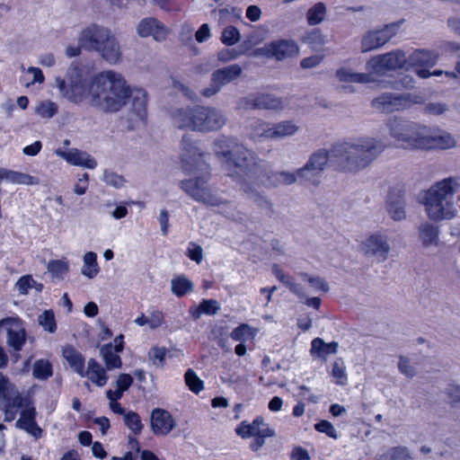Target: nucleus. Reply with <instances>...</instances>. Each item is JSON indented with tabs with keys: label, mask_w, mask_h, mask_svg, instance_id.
<instances>
[{
	"label": "nucleus",
	"mask_w": 460,
	"mask_h": 460,
	"mask_svg": "<svg viewBox=\"0 0 460 460\" xmlns=\"http://www.w3.org/2000/svg\"><path fill=\"white\" fill-rule=\"evenodd\" d=\"M241 40V34L234 26H226L221 35V41L226 46H233Z\"/></svg>",
	"instance_id": "53"
},
{
	"label": "nucleus",
	"mask_w": 460,
	"mask_h": 460,
	"mask_svg": "<svg viewBox=\"0 0 460 460\" xmlns=\"http://www.w3.org/2000/svg\"><path fill=\"white\" fill-rule=\"evenodd\" d=\"M381 460H412V456L408 447L400 446L388 449Z\"/></svg>",
	"instance_id": "45"
},
{
	"label": "nucleus",
	"mask_w": 460,
	"mask_h": 460,
	"mask_svg": "<svg viewBox=\"0 0 460 460\" xmlns=\"http://www.w3.org/2000/svg\"><path fill=\"white\" fill-rule=\"evenodd\" d=\"M96 52L111 65L120 63L122 58L120 44L111 30L108 32V40H104Z\"/></svg>",
	"instance_id": "26"
},
{
	"label": "nucleus",
	"mask_w": 460,
	"mask_h": 460,
	"mask_svg": "<svg viewBox=\"0 0 460 460\" xmlns=\"http://www.w3.org/2000/svg\"><path fill=\"white\" fill-rule=\"evenodd\" d=\"M0 406H23V398L11 379L0 372Z\"/></svg>",
	"instance_id": "20"
},
{
	"label": "nucleus",
	"mask_w": 460,
	"mask_h": 460,
	"mask_svg": "<svg viewBox=\"0 0 460 460\" xmlns=\"http://www.w3.org/2000/svg\"><path fill=\"white\" fill-rule=\"evenodd\" d=\"M39 323L42 328L53 333L56 331L57 325L55 321L54 314L51 311H44L41 314L39 315Z\"/></svg>",
	"instance_id": "57"
},
{
	"label": "nucleus",
	"mask_w": 460,
	"mask_h": 460,
	"mask_svg": "<svg viewBox=\"0 0 460 460\" xmlns=\"http://www.w3.org/2000/svg\"><path fill=\"white\" fill-rule=\"evenodd\" d=\"M110 29L98 24H91L81 31L78 36V44L86 50L95 51L108 40Z\"/></svg>",
	"instance_id": "17"
},
{
	"label": "nucleus",
	"mask_w": 460,
	"mask_h": 460,
	"mask_svg": "<svg viewBox=\"0 0 460 460\" xmlns=\"http://www.w3.org/2000/svg\"><path fill=\"white\" fill-rule=\"evenodd\" d=\"M197 131L210 132L222 128L226 123L224 112L217 108L198 106Z\"/></svg>",
	"instance_id": "14"
},
{
	"label": "nucleus",
	"mask_w": 460,
	"mask_h": 460,
	"mask_svg": "<svg viewBox=\"0 0 460 460\" xmlns=\"http://www.w3.org/2000/svg\"><path fill=\"white\" fill-rule=\"evenodd\" d=\"M361 250L366 255L383 262L387 260L391 246L387 235L375 233L361 243Z\"/></svg>",
	"instance_id": "15"
},
{
	"label": "nucleus",
	"mask_w": 460,
	"mask_h": 460,
	"mask_svg": "<svg viewBox=\"0 0 460 460\" xmlns=\"http://www.w3.org/2000/svg\"><path fill=\"white\" fill-rule=\"evenodd\" d=\"M331 158H332L331 149L320 148L313 152L305 165L298 168L300 182L318 185L319 178L326 169Z\"/></svg>",
	"instance_id": "9"
},
{
	"label": "nucleus",
	"mask_w": 460,
	"mask_h": 460,
	"mask_svg": "<svg viewBox=\"0 0 460 460\" xmlns=\"http://www.w3.org/2000/svg\"><path fill=\"white\" fill-rule=\"evenodd\" d=\"M151 429L155 435L165 436L176 427L172 414L163 409L156 408L151 412Z\"/></svg>",
	"instance_id": "23"
},
{
	"label": "nucleus",
	"mask_w": 460,
	"mask_h": 460,
	"mask_svg": "<svg viewBox=\"0 0 460 460\" xmlns=\"http://www.w3.org/2000/svg\"><path fill=\"white\" fill-rule=\"evenodd\" d=\"M389 136L405 150H446L456 146L448 132L400 117L389 118L385 123Z\"/></svg>",
	"instance_id": "2"
},
{
	"label": "nucleus",
	"mask_w": 460,
	"mask_h": 460,
	"mask_svg": "<svg viewBox=\"0 0 460 460\" xmlns=\"http://www.w3.org/2000/svg\"><path fill=\"white\" fill-rule=\"evenodd\" d=\"M166 349L162 347H154L148 352L149 359L157 367L163 366L166 355Z\"/></svg>",
	"instance_id": "60"
},
{
	"label": "nucleus",
	"mask_w": 460,
	"mask_h": 460,
	"mask_svg": "<svg viewBox=\"0 0 460 460\" xmlns=\"http://www.w3.org/2000/svg\"><path fill=\"white\" fill-rule=\"evenodd\" d=\"M399 372L408 378H413L417 375L416 364L405 356H400L398 361Z\"/></svg>",
	"instance_id": "50"
},
{
	"label": "nucleus",
	"mask_w": 460,
	"mask_h": 460,
	"mask_svg": "<svg viewBox=\"0 0 460 460\" xmlns=\"http://www.w3.org/2000/svg\"><path fill=\"white\" fill-rule=\"evenodd\" d=\"M385 149L381 138L363 136L334 143L331 154L340 171L358 172L368 167Z\"/></svg>",
	"instance_id": "3"
},
{
	"label": "nucleus",
	"mask_w": 460,
	"mask_h": 460,
	"mask_svg": "<svg viewBox=\"0 0 460 460\" xmlns=\"http://www.w3.org/2000/svg\"><path fill=\"white\" fill-rule=\"evenodd\" d=\"M57 112L58 105L49 100L40 102L35 108V113L44 119H50Z\"/></svg>",
	"instance_id": "51"
},
{
	"label": "nucleus",
	"mask_w": 460,
	"mask_h": 460,
	"mask_svg": "<svg viewBox=\"0 0 460 460\" xmlns=\"http://www.w3.org/2000/svg\"><path fill=\"white\" fill-rule=\"evenodd\" d=\"M7 333V343L14 350H21L25 342V330L17 318L8 317L0 321V332Z\"/></svg>",
	"instance_id": "18"
},
{
	"label": "nucleus",
	"mask_w": 460,
	"mask_h": 460,
	"mask_svg": "<svg viewBox=\"0 0 460 460\" xmlns=\"http://www.w3.org/2000/svg\"><path fill=\"white\" fill-rule=\"evenodd\" d=\"M302 280L307 282L309 286L317 291L327 292L329 290L328 283L320 277L309 276L307 273L301 272L299 274Z\"/></svg>",
	"instance_id": "54"
},
{
	"label": "nucleus",
	"mask_w": 460,
	"mask_h": 460,
	"mask_svg": "<svg viewBox=\"0 0 460 460\" xmlns=\"http://www.w3.org/2000/svg\"><path fill=\"white\" fill-rule=\"evenodd\" d=\"M398 24L390 23L382 28L368 30L361 38V51L377 49L387 43L397 32Z\"/></svg>",
	"instance_id": "12"
},
{
	"label": "nucleus",
	"mask_w": 460,
	"mask_h": 460,
	"mask_svg": "<svg viewBox=\"0 0 460 460\" xmlns=\"http://www.w3.org/2000/svg\"><path fill=\"white\" fill-rule=\"evenodd\" d=\"M120 351H117L112 346V343L105 344L101 348L100 353L105 362L108 370L113 368H119L121 367V359L119 356Z\"/></svg>",
	"instance_id": "39"
},
{
	"label": "nucleus",
	"mask_w": 460,
	"mask_h": 460,
	"mask_svg": "<svg viewBox=\"0 0 460 460\" xmlns=\"http://www.w3.org/2000/svg\"><path fill=\"white\" fill-rule=\"evenodd\" d=\"M240 53L234 49H223L217 53V59L223 63L236 59Z\"/></svg>",
	"instance_id": "64"
},
{
	"label": "nucleus",
	"mask_w": 460,
	"mask_h": 460,
	"mask_svg": "<svg viewBox=\"0 0 460 460\" xmlns=\"http://www.w3.org/2000/svg\"><path fill=\"white\" fill-rule=\"evenodd\" d=\"M272 123L256 120L250 126L249 137L253 141L271 139Z\"/></svg>",
	"instance_id": "37"
},
{
	"label": "nucleus",
	"mask_w": 460,
	"mask_h": 460,
	"mask_svg": "<svg viewBox=\"0 0 460 460\" xmlns=\"http://www.w3.org/2000/svg\"><path fill=\"white\" fill-rule=\"evenodd\" d=\"M181 158L185 169L193 170L202 161V154L199 151L194 141L184 136L181 142Z\"/></svg>",
	"instance_id": "28"
},
{
	"label": "nucleus",
	"mask_w": 460,
	"mask_h": 460,
	"mask_svg": "<svg viewBox=\"0 0 460 460\" xmlns=\"http://www.w3.org/2000/svg\"><path fill=\"white\" fill-rule=\"evenodd\" d=\"M252 329L248 324H241L231 332V338L236 341H245L252 337Z\"/></svg>",
	"instance_id": "58"
},
{
	"label": "nucleus",
	"mask_w": 460,
	"mask_h": 460,
	"mask_svg": "<svg viewBox=\"0 0 460 460\" xmlns=\"http://www.w3.org/2000/svg\"><path fill=\"white\" fill-rule=\"evenodd\" d=\"M55 153L72 165L81 166L87 169H94L97 166L96 160L91 155L76 148L66 150L58 148Z\"/></svg>",
	"instance_id": "24"
},
{
	"label": "nucleus",
	"mask_w": 460,
	"mask_h": 460,
	"mask_svg": "<svg viewBox=\"0 0 460 460\" xmlns=\"http://www.w3.org/2000/svg\"><path fill=\"white\" fill-rule=\"evenodd\" d=\"M299 46L292 39H279L264 44L254 51L255 56H262L276 61H284L297 57Z\"/></svg>",
	"instance_id": "11"
},
{
	"label": "nucleus",
	"mask_w": 460,
	"mask_h": 460,
	"mask_svg": "<svg viewBox=\"0 0 460 460\" xmlns=\"http://www.w3.org/2000/svg\"><path fill=\"white\" fill-rule=\"evenodd\" d=\"M338 346L336 341L325 343L321 338H315L311 344V355L313 357L325 358L331 354H335Z\"/></svg>",
	"instance_id": "36"
},
{
	"label": "nucleus",
	"mask_w": 460,
	"mask_h": 460,
	"mask_svg": "<svg viewBox=\"0 0 460 460\" xmlns=\"http://www.w3.org/2000/svg\"><path fill=\"white\" fill-rule=\"evenodd\" d=\"M129 93L124 75L111 69L95 75L88 90L91 105L104 113L121 111L128 102Z\"/></svg>",
	"instance_id": "4"
},
{
	"label": "nucleus",
	"mask_w": 460,
	"mask_h": 460,
	"mask_svg": "<svg viewBox=\"0 0 460 460\" xmlns=\"http://www.w3.org/2000/svg\"><path fill=\"white\" fill-rule=\"evenodd\" d=\"M424 97L420 93H385L372 101V107L381 112H394L410 109L414 104H422Z\"/></svg>",
	"instance_id": "6"
},
{
	"label": "nucleus",
	"mask_w": 460,
	"mask_h": 460,
	"mask_svg": "<svg viewBox=\"0 0 460 460\" xmlns=\"http://www.w3.org/2000/svg\"><path fill=\"white\" fill-rule=\"evenodd\" d=\"M239 105L244 108L250 107L265 110H282L285 107V103L281 98L264 93L254 97L244 98L240 101Z\"/></svg>",
	"instance_id": "27"
},
{
	"label": "nucleus",
	"mask_w": 460,
	"mask_h": 460,
	"mask_svg": "<svg viewBox=\"0 0 460 460\" xmlns=\"http://www.w3.org/2000/svg\"><path fill=\"white\" fill-rule=\"evenodd\" d=\"M47 269L53 278L63 279L69 270V264L64 260H54L48 263Z\"/></svg>",
	"instance_id": "46"
},
{
	"label": "nucleus",
	"mask_w": 460,
	"mask_h": 460,
	"mask_svg": "<svg viewBox=\"0 0 460 460\" xmlns=\"http://www.w3.org/2000/svg\"><path fill=\"white\" fill-rule=\"evenodd\" d=\"M55 86L64 98L73 102H82L86 93V84L80 70L75 66L67 69L66 78L56 77Z\"/></svg>",
	"instance_id": "8"
},
{
	"label": "nucleus",
	"mask_w": 460,
	"mask_h": 460,
	"mask_svg": "<svg viewBox=\"0 0 460 460\" xmlns=\"http://www.w3.org/2000/svg\"><path fill=\"white\" fill-rule=\"evenodd\" d=\"M387 211L394 220L400 221L405 218L404 200L401 198L394 199L389 197Z\"/></svg>",
	"instance_id": "42"
},
{
	"label": "nucleus",
	"mask_w": 460,
	"mask_h": 460,
	"mask_svg": "<svg viewBox=\"0 0 460 460\" xmlns=\"http://www.w3.org/2000/svg\"><path fill=\"white\" fill-rule=\"evenodd\" d=\"M32 375L35 378L46 380L52 376V367L48 360L39 359L33 365Z\"/></svg>",
	"instance_id": "47"
},
{
	"label": "nucleus",
	"mask_w": 460,
	"mask_h": 460,
	"mask_svg": "<svg viewBox=\"0 0 460 460\" xmlns=\"http://www.w3.org/2000/svg\"><path fill=\"white\" fill-rule=\"evenodd\" d=\"M369 66L377 74L385 70H394L408 66L406 54L402 50H395L378 55L369 61Z\"/></svg>",
	"instance_id": "16"
},
{
	"label": "nucleus",
	"mask_w": 460,
	"mask_h": 460,
	"mask_svg": "<svg viewBox=\"0 0 460 460\" xmlns=\"http://www.w3.org/2000/svg\"><path fill=\"white\" fill-rule=\"evenodd\" d=\"M302 41L309 45L314 50L322 48L326 42L324 35H323L319 29H314L306 32L303 36Z\"/></svg>",
	"instance_id": "43"
},
{
	"label": "nucleus",
	"mask_w": 460,
	"mask_h": 460,
	"mask_svg": "<svg viewBox=\"0 0 460 460\" xmlns=\"http://www.w3.org/2000/svg\"><path fill=\"white\" fill-rule=\"evenodd\" d=\"M129 92L130 112L143 119L146 115L147 93L142 88L131 87L130 85Z\"/></svg>",
	"instance_id": "29"
},
{
	"label": "nucleus",
	"mask_w": 460,
	"mask_h": 460,
	"mask_svg": "<svg viewBox=\"0 0 460 460\" xmlns=\"http://www.w3.org/2000/svg\"><path fill=\"white\" fill-rule=\"evenodd\" d=\"M201 246L195 244L193 243H190V247L187 250V256L191 260L196 261L197 263H200L203 259Z\"/></svg>",
	"instance_id": "63"
},
{
	"label": "nucleus",
	"mask_w": 460,
	"mask_h": 460,
	"mask_svg": "<svg viewBox=\"0 0 460 460\" xmlns=\"http://www.w3.org/2000/svg\"><path fill=\"white\" fill-rule=\"evenodd\" d=\"M124 424L133 432L134 435H138L142 432L144 425L141 421L140 416L133 411H128L123 418Z\"/></svg>",
	"instance_id": "48"
},
{
	"label": "nucleus",
	"mask_w": 460,
	"mask_h": 460,
	"mask_svg": "<svg viewBox=\"0 0 460 460\" xmlns=\"http://www.w3.org/2000/svg\"><path fill=\"white\" fill-rule=\"evenodd\" d=\"M62 355L75 373L84 376V358L78 350L66 345L62 349Z\"/></svg>",
	"instance_id": "32"
},
{
	"label": "nucleus",
	"mask_w": 460,
	"mask_h": 460,
	"mask_svg": "<svg viewBox=\"0 0 460 460\" xmlns=\"http://www.w3.org/2000/svg\"><path fill=\"white\" fill-rule=\"evenodd\" d=\"M299 130V127L293 120H282L278 123H272L271 139L279 140L295 136Z\"/></svg>",
	"instance_id": "33"
},
{
	"label": "nucleus",
	"mask_w": 460,
	"mask_h": 460,
	"mask_svg": "<svg viewBox=\"0 0 460 460\" xmlns=\"http://www.w3.org/2000/svg\"><path fill=\"white\" fill-rule=\"evenodd\" d=\"M137 32L142 38L153 37L156 41H163L165 40L168 30L157 19L154 17H147L142 19L137 26Z\"/></svg>",
	"instance_id": "22"
},
{
	"label": "nucleus",
	"mask_w": 460,
	"mask_h": 460,
	"mask_svg": "<svg viewBox=\"0 0 460 460\" xmlns=\"http://www.w3.org/2000/svg\"><path fill=\"white\" fill-rule=\"evenodd\" d=\"M97 255L93 252H87L83 257L81 274L89 279H94L100 273Z\"/></svg>",
	"instance_id": "38"
},
{
	"label": "nucleus",
	"mask_w": 460,
	"mask_h": 460,
	"mask_svg": "<svg viewBox=\"0 0 460 460\" xmlns=\"http://www.w3.org/2000/svg\"><path fill=\"white\" fill-rule=\"evenodd\" d=\"M22 83L30 87L35 84H43L45 81L44 75L39 67L30 66L21 79Z\"/></svg>",
	"instance_id": "44"
},
{
	"label": "nucleus",
	"mask_w": 460,
	"mask_h": 460,
	"mask_svg": "<svg viewBox=\"0 0 460 460\" xmlns=\"http://www.w3.org/2000/svg\"><path fill=\"white\" fill-rule=\"evenodd\" d=\"M197 114L198 106L174 109L171 112L172 125L180 129L197 131Z\"/></svg>",
	"instance_id": "21"
},
{
	"label": "nucleus",
	"mask_w": 460,
	"mask_h": 460,
	"mask_svg": "<svg viewBox=\"0 0 460 460\" xmlns=\"http://www.w3.org/2000/svg\"><path fill=\"white\" fill-rule=\"evenodd\" d=\"M258 164L253 167L251 176L252 178L248 179V181L258 191L263 193L266 197L264 191L260 190L261 186H264L265 188H278L280 185H292L300 181V176L298 174V169L295 172L290 171H276L265 172L264 174L259 173L257 169Z\"/></svg>",
	"instance_id": "7"
},
{
	"label": "nucleus",
	"mask_w": 460,
	"mask_h": 460,
	"mask_svg": "<svg viewBox=\"0 0 460 460\" xmlns=\"http://www.w3.org/2000/svg\"><path fill=\"white\" fill-rule=\"evenodd\" d=\"M326 13V5L322 2L316 3L306 13L307 23L311 26L320 24L325 19Z\"/></svg>",
	"instance_id": "41"
},
{
	"label": "nucleus",
	"mask_w": 460,
	"mask_h": 460,
	"mask_svg": "<svg viewBox=\"0 0 460 460\" xmlns=\"http://www.w3.org/2000/svg\"><path fill=\"white\" fill-rule=\"evenodd\" d=\"M84 376L100 387L105 385L108 381L105 369L93 358L89 359Z\"/></svg>",
	"instance_id": "34"
},
{
	"label": "nucleus",
	"mask_w": 460,
	"mask_h": 460,
	"mask_svg": "<svg viewBox=\"0 0 460 460\" xmlns=\"http://www.w3.org/2000/svg\"><path fill=\"white\" fill-rule=\"evenodd\" d=\"M102 180L108 185L120 189L124 186L126 180L122 175L110 170H104Z\"/></svg>",
	"instance_id": "55"
},
{
	"label": "nucleus",
	"mask_w": 460,
	"mask_h": 460,
	"mask_svg": "<svg viewBox=\"0 0 460 460\" xmlns=\"http://www.w3.org/2000/svg\"><path fill=\"white\" fill-rule=\"evenodd\" d=\"M164 323V315L162 311L150 309L148 311V326L151 330H155Z\"/></svg>",
	"instance_id": "59"
},
{
	"label": "nucleus",
	"mask_w": 460,
	"mask_h": 460,
	"mask_svg": "<svg viewBox=\"0 0 460 460\" xmlns=\"http://www.w3.org/2000/svg\"><path fill=\"white\" fill-rule=\"evenodd\" d=\"M184 379L189 389L198 394L204 389L203 381L197 376V374L189 368L184 375Z\"/></svg>",
	"instance_id": "49"
},
{
	"label": "nucleus",
	"mask_w": 460,
	"mask_h": 460,
	"mask_svg": "<svg viewBox=\"0 0 460 460\" xmlns=\"http://www.w3.org/2000/svg\"><path fill=\"white\" fill-rule=\"evenodd\" d=\"M243 73V68L238 64L230 65L215 70L211 74V84L202 91L205 97H212L222 89L223 86L237 79Z\"/></svg>",
	"instance_id": "13"
},
{
	"label": "nucleus",
	"mask_w": 460,
	"mask_h": 460,
	"mask_svg": "<svg viewBox=\"0 0 460 460\" xmlns=\"http://www.w3.org/2000/svg\"><path fill=\"white\" fill-rule=\"evenodd\" d=\"M332 376L335 378V383L340 385H345L348 382L346 368L341 360H336L333 363Z\"/></svg>",
	"instance_id": "56"
},
{
	"label": "nucleus",
	"mask_w": 460,
	"mask_h": 460,
	"mask_svg": "<svg viewBox=\"0 0 460 460\" xmlns=\"http://www.w3.org/2000/svg\"><path fill=\"white\" fill-rule=\"evenodd\" d=\"M181 189L194 200L208 206H218L223 199L208 185L207 177L181 181Z\"/></svg>",
	"instance_id": "10"
},
{
	"label": "nucleus",
	"mask_w": 460,
	"mask_h": 460,
	"mask_svg": "<svg viewBox=\"0 0 460 460\" xmlns=\"http://www.w3.org/2000/svg\"><path fill=\"white\" fill-rule=\"evenodd\" d=\"M220 309V305L217 300L203 299L199 306H191L189 313L193 319L197 320L202 314L215 315Z\"/></svg>",
	"instance_id": "35"
},
{
	"label": "nucleus",
	"mask_w": 460,
	"mask_h": 460,
	"mask_svg": "<svg viewBox=\"0 0 460 460\" xmlns=\"http://www.w3.org/2000/svg\"><path fill=\"white\" fill-rule=\"evenodd\" d=\"M315 429L319 432L325 433L330 438H332L335 439L338 438V434H337L335 428L333 427V425L331 422H329L327 420H322V421L318 422L317 424H315Z\"/></svg>",
	"instance_id": "61"
},
{
	"label": "nucleus",
	"mask_w": 460,
	"mask_h": 460,
	"mask_svg": "<svg viewBox=\"0 0 460 460\" xmlns=\"http://www.w3.org/2000/svg\"><path fill=\"white\" fill-rule=\"evenodd\" d=\"M5 180L13 184L38 185L40 179L28 173L5 169Z\"/></svg>",
	"instance_id": "40"
},
{
	"label": "nucleus",
	"mask_w": 460,
	"mask_h": 460,
	"mask_svg": "<svg viewBox=\"0 0 460 460\" xmlns=\"http://www.w3.org/2000/svg\"><path fill=\"white\" fill-rule=\"evenodd\" d=\"M438 55L430 50L417 49L408 58L409 66H432L437 63Z\"/></svg>",
	"instance_id": "31"
},
{
	"label": "nucleus",
	"mask_w": 460,
	"mask_h": 460,
	"mask_svg": "<svg viewBox=\"0 0 460 460\" xmlns=\"http://www.w3.org/2000/svg\"><path fill=\"white\" fill-rule=\"evenodd\" d=\"M458 189L460 177L451 176L436 182L423 192L421 203L429 220L440 222L456 217L457 208L454 194Z\"/></svg>",
	"instance_id": "5"
},
{
	"label": "nucleus",
	"mask_w": 460,
	"mask_h": 460,
	"mask_svg": "<svg viewBox=\"0 0 460 460\" xmlns=\"http://www.w3.org/2000/svg\"><path fill=\"white\" fill-rule=\"evenodd\" d=\"M419 240L424 248L438 246L439 244V228L429 223L423 222L418 227Z\"/></svg>",
	"instance_id": "30"
},
{
	"label": "nucleus",
	"mask_w": 460,
	"mask_h": 460,
	"mask_svg": "<svg viewBox=\"0 0 460 460\" xmlns=\"http://www.w3.org/2000/svg\"><path fill=\"white\" fill-rule=\"evenodd\" d=\"M171 284L172 293L178 296H184L193 288L191 281L184 277H179L177 279H172Z\"/></svg>",
	"instance_id": "52"
},
{
	"label": "nucleus",
	"mask_w": 460,
	"mask_h": 460,
	"mask_svg": "<svg viewBox=\"0 0 460 460\" xmlns=\"http://www.w3.org/2000/svg\"><path fill=\"white\" fill-rule=\"evenodd\" d=\"M335 77L341 84L340 89L345 93H354L355 87L351 83L368 84L375 82L372 74L356 73L349 68L341 67L335 73Z\"/></svg>",
	"instance_id": "19"
},
{
	"label": "nucleus",
	"mask_w": 460,
	"mask_h": 460,
	"mask_svg": "<svg viewBox=\"0 0 460 460\" xmlns=\"http://www.w3.org/2000/svg\"><path fill=\"white\" fill-rule=\"evenodd\" d=\"M213 150L217 158H224L229 167L234 168L228 175L240 185L243 195L261 209L272 211L270 199L252 187L247 179L252 178L250 172L256 165V155L238 143L237 139L226 136H220L214 141Z\"/></svg>",
	"instance_id": "1"
},
{
	"label": "nucleus",
	"mask_w": 460,
	"mask_h": 460,
	"mask_svg": "<svg viewBox=\"0 0 460 460\" xmlns=\"http://www.w3.org/2000/svg\"><path fill=\"white\" fill-rule=\"evenodd\" d=\"M33 284H35V280L31 276H22L16 282V288L20 294L25 295L29 288L33 287Z\"/></svg>",
	"instance_id": "62"
},
{
	"label": "nucleus",
	"mask_w": 460,
	"mask_h": 460,
	"mask_svg": "<svg viewBox=\"0 0 460 460\" xmlns=\"http://www.w3.org/2000/svg\"><path fill=\"white\" fill-rule=\"evenodd\" d=\"M36 416L37 411L35 407L30 406L23 408L20 412V417L15 423V427L26 431L35 439H38L42 437L43 430L37 424L35 420Z\"/></svg>",
	"instance_id": "25"
}]
</instances>
